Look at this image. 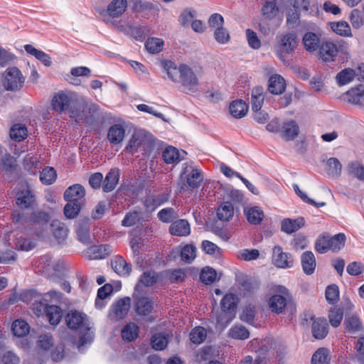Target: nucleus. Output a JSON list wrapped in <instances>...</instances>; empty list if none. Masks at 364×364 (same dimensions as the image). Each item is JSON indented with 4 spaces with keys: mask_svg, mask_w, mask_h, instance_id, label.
Listing matches in <instances>:
<instances>
[{
    "mask_svg": "<svg viewBox=\"0 0 364 364\" xmlns=\"http://www.w3.org/2000/svg\"><path fill=\"white\" fill-rule=\"evenodd\" d=\"M313 336L318 340L324 338L328 333V324L325 318H314L311 325Z\"/></svg>",
    "mask_w": 364,
    "mask_h": 364,
    "instance_id": "18",
    "label": "nucleus"
},
{
    "mask_svg": "<svg viewBox=\"0 0 364 364\" xmlns=\"http://www.w3.org/2000/svg\"><path fill=\"white\" fill-rule=\"evenodd\" d=\"M57 178V173L54 168L46 167L43 169L40 174V180L45 185L53 183Z\"/></svg>",
    "mask_w": 364,
    "mask_h": 364,
    "instance_id": "56",
    "label": "nucleus"
},
{
    "mask_svg": "<svg viewBox=\"0 0 364 364\" xmlns=\"http://www.w3.org/2000/svg\"><path fill=\"white\" fill-rule=\"evenodd\" d=\"M46 316L51 325L56 326L63 317L62 309L56 305H50L47 309Z\"/></svg>",
    "mask_w": 364,
    "mask_h": 364,
    "instance_id": "41",
    "label": "nucleus"
},
{
    "mask_svg": "<svg viewBox=\"0 0 364 364\" xmlns=\"http://www.w3.org/2000/svg\"><path fill=\"white\" fill-rule=\"evenodd\" d=\"M344 326L347 332L351 335L358 333L363 329L362 322L356 315L346 316L344 321Z\"/></svg>",
    "mask_w": 364,
    "mask_h": 364,
    "instance_id": "28",
    "label": "nucleus"
},
{
    "mask_svg": "<svg viewBox=\"0 0 364 364\" xmlns=\"http://www.w3.org/2000/svg\"><path fill=\"white\" fill-rule=\"evenodd\" d=\"M35 203L36 196L28 187L17 193L16 203L19 208H31Z\"/></svg>",
    "mask_w": 364,
    "mask_h": 364,
    "instance_id": "15",
    "label": "nucleus"
},
{
    "mask_svg": "<svg viewBox=\"0 0 364 364\" xmlns=\"http://www.w3.org/2000/svg\"><path fill=\"white\" fill-rule=\"evenodd\" d=\"M272 262L278 268L288 269L294 265V259L291 253L285 252L279 245L272 250Z\"/></svg>",
    "mask_w": 364,
    "mask_h": 364,
    "instance_id": "7",
    "label": "nucleus"
},
{
    "mask_svg": "<svg viewBox=\"0 0 364 364\" xmlns=\"http://www.w3.org/2000/svg\"><path fill=\"white\" fill-rule=\"evenodd\" d=\"M177 253L180 252L181 259L187 263H191L196 257V247L191 244L186 245L181 250H177Z\"/></svg>",
    "mask_w": 364,
    "mask_h": 364,
    "instance_id": "43",
    "label": "nucleus"
},
{
    "mask_svg": "<svg viewBox=\"0 0 364 364\" xmlns=\"http://www.w3.org/2000/svg\"><path fill=\"white\" fill-rule=\"evenodd\" d=\"M50 306L44 296L41 294L40 299H36L33 302L32 309L36 316H41L46 314L47 309Z\"/></svg>",
    "mask_w": 364,
    "mask_h": 364,
    "instance_id": "49",
    "label": "nucleus"
},
{
    "mask_svg": "<svg viewBox=\"0 0 364 364\" xmlns=\"http://www.w3.org/2000/svg\"><path fill=\"white\" fill-rule=\"evenodd\" d=\"M346 240V237L343 233H338L333 237L328 234L329 246H328V247L333 252H338L344 247Z\"/></svg>",
    "mask_w": 364,
    "mask_h": 364,
    "instance_id": "40",
    "label": "nucleus"
},
{
    "mask_svg": "<svg viewBox=\"0 0 364 364\" xmlns=\"http://www.w3.org/2000/svg\"><path fill=\"white\" fill-rule=\"evenodd\" d=\"M112 269L119 276L128 277L132 272V264L121 256H117L111 262Z\"/></svg>",
    "mask_w": 364,
    "mask_h": 364,
    "instance_id": "23",
    "label": "nucleus"
},
{
    "mask_svg": "<svg viewBox=\"0 0 364 364\" xmlns=\"http://www.w3.org/2000/svg\"><path fill=\"white\" fill-rule=\"evenodd\" d=\"M162 158L166 164H177L181 159L178 150L173 146H168L162 151Z\"/></svg>",
    "mask_w": 364,
    "mask_h": 364,
    "instance_id": "44",
    "label": "nucleus"
},
{
    "mask_svg": "<svg viewBox=\"0 0 364 364\" xmlns=\"http://www.w3.org/2000/svg\"><path fill=\"white\" fill-rule=\"evenodd\" d=\"M169 232L176 236H187L191 232L190 225L186 220H178L170 225Z\"/></svg>",
    "mask_w": 364,
    "mask_h": 364,
    "instance_id": "27",
    "label": "nucleus"
},
{
    "mask_svg": "<svg viewBox=\"0 0 364 364\" xmlns=\"http://www.w3.org/2000/svg\"><path fill=\"white\" fill-rule=\"evenodd\" d=\"M299 133V127L294 120L284 122L280 131V135L285 141L294 139L298 136Z\"/></svg>",
    "mask_w": 364,
    "mask_h": 364,
    "instance_id": "20",
    "label": "nucleus"
},
{
    "mask_svg": "<svg viewBox=\"0 0 364 364\" xmlns=\"http://www.w3.org/2000/svg\"><path fill=\"white\" fill-rule=\"evenodd\" d=\"M162 65L168 77L173 82H178L181 75L180 67L177 68L174 63L169 60L164 61Z\"/></svg>",
    "mask_w": 364,
    "mask_h": 364,
    "instance_id": "45",
    "label": "nucleus"
},
{
    "mask_svg": "<svg viewBox=\"0 0 364 364\" xmlns=\"http://www.w3.org/2000/svg\"><path fill=\"white\" fill-rule=\"evenodd\" d=\"M125 129L119 124L112 125L108 129L107 139L112 144H119L124 140Z\"/></svg>",
    "mask_w": 364,
    "mask_h": 364,
    "instance_id": "24",
    "label": "nucleus"
},
{
    "mask_svg": "<svg viewBox=\"0 0 364 364\" xmlns=\"http://www.w3.org/2000/svg\"><path fill=\"white\" fill-rule=\"evenodd\" d=\"M229 110L233 117L240 119L247 114L248 105L242 100H235L230 105Z\"/></svg>",
    "mask_w": 364,
    "mask_h": 364,
    "instance_id": "30",
    "label": "nucleus"
},
{
    "mask_svg": "<svg viewBox=\"0 0 364 364\" xmlns=\"http://www.w3.org/2000/svg\"><path fill=\"white\" fill-rule=\"evenodd\" d=\"M10 137L16 141H21L27 136V129L21 124H16L10 129Z\"/></svg>",
    "mask_w": 364,
    "mask_h": 364,
    "instance_id": "47",
    "label": "nucleus"
},
{
    "mask_svg": "<svg viewBox=\"0 0 364 364\" xmlns=\"http://www.w3.org/2000/svg\"><path fill=\"white\" fill-rule=\"evenodd\" d=\"M120 171L118 168L111 169L103 180L102 189L105 193L112 191L118 184Z\"/></svg>",
    "mask_w": 364,
    "mask_h": 364,
    "instance_id": "21",
    "label": "nucleus"
},
{
    "mask_svg": "<svg viewBox=\"0 0 364 364\" xmlns=\"http://www.w3.org/2000/svg\"><path fill=\"white\" fill-rule=\"evenodd\" d=\"M168 200V196L166 194L149 195L145 198L144 205L146 210L151 213Z\"/></svg>",
    "mask_w": 364,
    "mask_h": 364,
    "instance_id": "17",
    "label": "nucleus"
},
{
    "mask_svg": "<svg viewBox=\"0 0 364 364\" xmlns=\"http://www.w3.org/2000/svg\"><path fill=\"white\" fill-rule=\"evenodd\" d=\"M279 11L275 0H267L262 9V16L268 20L273 19Z\"/></svg>",
    "mask_w": 364,
    "mask_h": 364,
    "instance_id": "48",
    "label": "nucleus"
},
{
    "mask_svg": "<svg viewBox=\"0 0 364 364\" xmlns=\"http://www.w3.org/2000/svg\"><path fill=\"white\" fill-rule=\"evenodd\" d=\"M181 75L178 82L186 93H195L198 91L199 81L193 70L185 64L180 65Z\"/></svg>",
    "mask_w": 364,
    "mask_h": 364,
    "instance_id": "4",
    "label": "nucleus"
},
{
    "mask_svg": "<svg viewBox=\"0 0 364 364\" xmlns=\"http://www.w3.org/2000/svg\"><path fill=\"white\" fill-rule=\"evenodd\" d=\"M11 330L14 336L23 337L29 332V325L25 321L18 319L13 323Z\"/></svg>",
    "mask_w": 364,
    "mask_h": 364,
    "instance_id": "52",
    "label": "nucleus"
},
{
    "mask_svg": "<svg viewBox=\"0 0 364 364\" xmlns=\"http://www.w3.org/2000/svg\"><path fill=\"white\" fill-rule=\"evenodd\" d=\"M217 272L210 267L202 269L200 274V280L206 285L212 284L216 280Z\"/></svg>",
    "mask_w": 364,
    "mask_h": 364,
    "instance_id": "55",
    "label": "nucleus"
},
{
    "mask_svg": "<svg viewBox=\"0 0 364 364\" xmlns=\"http://www.w3.org/2000/svg\"><path fill=\"white\" fill-rule=\"evenodd\" d=\"M90 220L88 218H80L76 222L75 231L78 240L83 244L88 245L90 240Z\"/></svg>",
    "mask_w": 364,
    "mask_h": 364,
    "instance_id": "14",
    "label": "nucleus"
},
{
    "mask_svg": "<svg viewBox=\"0 0 364 364\" xmlns=\"http://www.w3.org/2000/svg\"><path fill=\"white\" fill-rule=\"evenodd\" d=\"M127 7V0H112L107 6V9H97V11L103 17L107 15L112 18H118L124 13Z\"/></svg>",
    "mask_w": 364,
    "mask_h": 364,
    "instance_id": "9",
    "label": "nucleus"
},
{
    "mask_svg": "<svg viewBox=\"0 0 364 364\" xmlns=\"http://www.w3.org/2000/svg\"><path fill=\"white\" fill-rule=\"evenodd\" d=\"M203 180L202 172L198 168H193L186 176V183L179 181L178 189L180 192H184L187 187L193 189L198 188Z\"/></svg>",
    "mask_w": 364,
    "mask_h": 364,
    "instance_id": "10",
    "label": "nucleus"
},
{
    "mask_svg": "<svg viewBox=\"0 0 364 364\" xmlns=\"http://www.w3.org/2000/svg\"><path fill=\"white\" fill-rule=\"evenodd\" d=\"M287 306V299L279 294H275L270 297L269 306L272 312L280 314Z\"/></svg>",
    "mask_w": 364,
    "mask_h": 364,
    "instance_id": "35",
    "label": "nucleus"
},
{
    "mask_svg": "<svg viewBox=\"0 0 364 364\" xmlns=\"http://www.w3.org/2000/svg\"><path fill=\"white\" fill-rule=\"evenodd\" d=\"M298 43L299 41L294 33H289L280 36L281 49L287 53H291L298 45Z\"/></svg>",
    "mask_w": 364,
    "mask_h": 364,
    "instance_id": "26",
    "label": "nucleus"
},
{
    "mask_svg": "<svg viewBox=\"0 0 364 364\" xmlns=\"http://www.w3.org/2000/svg\"><path fill=\"white\" fill-rule=\"evenodd\" d=\"M152 348L156 350H164L168 344V338L166 336L162 333H157L151 338Z\"/></svg>",
    "mask_w": 364,
    "mask_h": 364,
    "instance_id": "63",
    "label": "nucleus"
},
{
    "mask_svg": "<svg viewBox=\"0 0 364 364\" xmlns=\"http://www.w3.org/2000/svg\"><path fill=\"white\" fill-rule=\"evenodd\" d=\"M16 159L9 154H5L0 159V169L6 173H14L17 168Z\"/></svg>",
    "mask_w": 364,
    "mask_h": 364,
    "instance_id": "33",
    "label": "nucleus"
},
{
    "mask_svg": "<svg viewBox=\"0 0 364 364\" xmlns=\"http://www.w3.org/2000/svg\"><path fill=\"white\" fill-rule=\"evenodd\" d=\"M348 174L354 176L360 181H364V166L358 161L350 162L347 167Z\"/></svg>",
    "mask_w": 364,
    "mask_h": 364,
    "instance_id": "50",
    "label": "nucleus"
},
{
    "mask_svg": "<svg viewBox=\"0 0 364 364\" xmlns=\"http://www.w3.org/2000/svg\"><path fill=\"white\" fill-rule=\"evenodd\" d=\"M343 41H333L326 38L318 50V58L323 63L334 62L340 53H345V46Z\"/></svg>",
    "mask_w": 364,
    "mask_h": 364,
    "instance_id": "3",
    "label": "nucleus"
},
{
    "mask_svg": "<svg viewBox=\"0 0 364 364\" xmlns=\"http://www.w3.org/2000/svg\"><path fill=\"white\" fill-rule=\"evenodd\" d=\"M328 233L323 232L318 237L315 242V249L320 254H324L329 250L328 247Z\"/></svg>",
    "mask_w": 364,
    "mask_h": 364,
    "instance_id": "60",
    "label": "nucleus"
},
{
    "mask_svg": "<svg viewBox=\"0 0 364 364\" xmlns=\"http://www.w3.org/2000/svg\"><path fill=\"white\" fill-rule=\"evenodd\" d=\"M159 280L157 274L155 272H144L140 277L138 283L135 287V291H138L140 286L151 287L156 284Z\"/></svg>",
    "mask_w": 364,
    "mask_h": 364,
    "instance_id": "31",
    "label": "nucleus"
},
{
    "mask_svg": "<svg viewBox=\"0 0 364 364\" xmlns=\"http://www.w3.org/2000/svg\"><path fill=\"white\" fill-rule=\"evenodd\" d=\"M109 245H93L88 248L87 253L90 254V259H103L111 252Z\"/></svg>",
    "mask_w": 364,
    "mask_h": 364,
    "instance_id": "29",
    "label": "nucleus"
},
{
    "mask_svg": "<svg viewBox=\"0 0 364 364\" xmlns=\"http://www.w3.org/2000/svg\"><path fill=\"white\" fill-rule=\"evenodd\" d=\"M286 88V82L280 75H272L268 80V90L273 95L282 94Z\"/></svg>",
    "mask_w": 364,
    "mask_h": 364,
    "instance_id": "22",
    "label": "nucleus"
},
{
    "mask_svg": "<svg viewBox=\"0 0 364 364\" xmlns=\"http://www.w3.org/2000/svg\"><path fill=\"white\" fill-rule=\"evenodd\" d=\"M131 306V299L128 296L119 299L112 304L109 314L111 320L119 321L123 319L128 314Z\"/></svg>",
    "mask_w": 364,
    "mask_h": 364,
    "instance_id": "8",
    "label": "nucleus"
},
{
    "mask_svg": "<svg viewBox=\"0 0 364 364\" xmlns=\"http://www.w3.org/2000/svg\"><path fill=\"white\" fill-rule=\"evenodd\" d=\"M3 86L8 91L16 92L23 85L25 79L20 70L16 67L9 68L4 73Z\"/></svg>",
    "mask_w": 364,
    "mask_h": 364,
    "instance_id": "5",
    "label": "nucleus"
},
{
    "mask_svg": "<svg viewBox=\"0 0 364 364\" xmlns=\"http://www.w3.org/2000/svg\"><path fill=\"white\" fill-rule=\"evenodd\" d=\"M331 325L336 328L340 326L343 318V310L341 308L334 307L331 309L328 314Z\"/></svg>",
    "mask_w": 364,
    "mask_h": 364,
    "instance_id": "58",
    "label": "nucleus"
},
{
    "mask_svg": "<svg viewBox=\"0 0 364 364\" xmlns=\"http://www.w3.org/2000/svg\"><path fill=\"white\" fill-rule=\"evenodd\" d=\"M134 294V309L136 313L140 316H147L150 314L154 309V302L150 297L140 296Z\"/></svg>",
    "mask_w": 364,
    "mask_h": 364,
    "instance_id": "12",
    "label": "nucleus"
},
{
    "mask_svg": "<svg viewBox=\"0 0 364 364\" xmlns=\"http://www.w3.org/2000/svg\"><path fill=\"white\" fill-rule=\"evenodd\" d=\"M331 28L333 32L342 36H348L351 34L350 28L346 21L332 22Z\"/></svg>",
    "mask_w": 364,
    "mask_h": 364,
    "instance_id": "59",
    "label": "nucleus"
},
{
    "mask_svg": "<svg viewBox=\"0 0 364 364\" xmlns=\"http://www.w3.org/2000/svg\"><path fill=\"white\" fill-rule=\"evenodd\" d=\"M83 204L75 202H68L64 207V214L67 218L73 219L76 218Z\"/></svg>",
    "mask_w": 364,
    "mask_h": 364,
    "instance_id": "61",
    "label": "nucleus"
},
{
    "mask_svg": "<svg viewBox=\"0 0 364 364\" xmlns=\"http://www.w3.org/2000/svg\"><path fill=\"white\" fill-rule=\"evenodd\" d=\"M348 102L359 105L364 102V86L360 85L355 88H352L347 92Z\"/></svg>",
    "mask_w": 364,
    "mask_h": 364,
    "instance_id": "39",
    "label": "nucleus"
},
{
    "mask_svg": "<svg viewBox=\"0 0 364 364\" xmlns=\"http://www.w3.org/2000/svg\"><path fill=\"white\" fill-rule=\"evenodd\" d=\"M77 96L72 92H60L54 95L52 100L53 109L57 112H63L69 109L70 117H77L78 111L75 107Z\"/></svg>",
    "mask_w": 364,
    "mask_h": 364,
    "instance_id": "2",
    "label": "nucleus"
},
{
    "mask_svg": "<svg viewBox=\"0 0 364 364\" xmlns=\"http://www.w3.org/2000/svg\"><path fill=\"white\" fill-rule=\"evenodd\" d=\"M233 215L234 207L230 202H224L217 209V217L221 221H229Z\"/></svg>",
    "mask_w": 364,
    "mask_h": 364,
    "instance_id": "32",
    "label": "nucleus"
},
{
    "mask_svg": "<svg viewBox=\"0 0 364 364\" xmlns=\"http://www.w3.org/2000/svg\"><path fill=\"white\" fill-rule=\"evenodd\" d=\"M50 220V215L48 212L42 210H34L26 218V223L39 228L36 230V235L41 237L43 232L47 229L48 224Z\"/></svg>",
    "mask_w": 364,
    "mask_h": 364,
    "instance_id": "6",
    "label": "nucleus"
},
{
    "mask_svg": "<svg viewBox=\"0 0 364 364\" xmlns=\"http://www.w3.org/2000/svg\"><path fill=\"white\" fill-rule=\"evenodd\" d=\"M246 216L249 223L253 225H258L263 220L264 213L259 207L254 206L247 210Z\"/></svg>",
    "mask_w": 364,
    "mask_h": 364,
    "instance_id": "46",
    "label": "nucleus"
},
{
    "mask_svg": "<svg viewBox=\"0 0 364 364\" xmlns=\"http://www.w3.org/2000/svg\"><path fill=\"white\" fill-rule=\"evenodd\" d=\"M304 217H298L296 219L284 218L282 221L281 230L287 234H291L305 225Z\"/></svg>",
    "mask_w": 364,
    "mask_h": 364,
    "instance_id": "16",
    "label": "nucleus"
},
{
    "mask_svg": "<svg viewBox=\"0 0 364 364\" xmlns=\"http://www.w3.org/2000/svg\"><path fill=\"white\" fill-rule=\"evenodd\" d=\"M356 75V70L352 68H345L336 75V80L338 86L341 87L352 82Z\"/></svg>",
    "mask_w": 364,
    "mask_h": 364,
    "instance_id": "34",
    "label": "nucleus"
},
{
    "mask_svg": "<svg viewBox=\"0 0 364 364\" xmlns=\"http://www.w3.org/2000/svg\"><path fill=\"white\" fill-rule=\"evenodd\" d=\"M53 234L58 241L64 240L68 233V229L65 225L58 220H54L50 224Z\"/></svg>",
    "mask_w": 364,
    "mask_h": 364,
    "instance_id": "36",
    "label": "nucleus"
},
{
    "mask_svg": "<svg viewBox=\"0 0 364 364\" xmlns=\"http://www.w3.org/2000/svg\"><path fill=\"white\" fill-rule=\"evenodd\" d=\"M327 173L329 176L338 177L341 173L342 164L337 158H330L327 163Z\"/></svg>",
    "mask_w": 364,
    "mask_h": 364,
    "instance_id": "53",
    "label": "nucleus"
},
{
    "mask_svg": "<svg viewBox=\"0 0 364 364\" xmlns=\"http://www.w3.org/2000/svg\"><path fill=\"white\" fill-rule=\"evenodd\" d=\"M301 263L302 269L306 275H311L314 273L316 267V261L311 251H306L302 253Z\"/></svg>",
    "mask_w": 364,
    "mask_h": 364,
    "instance_id": "19",
    "label": "nucleus"
},
{
    "mask_svg": "<svg viewBox=\"0 0 364 364\" xmlns=\"http://www.w3.org/2000/svg\"><path fill=\"white\" fill-rule=\"evenodd\" d=\"M144 220L145 219L142 216L141 211L134 210L126 214L122 221V225L124 227H131Z\"/></svg>",
    "mask_w": 364,
    "mask_h": 364,
    "instance_id": "38",
    "label": "nucleus"
},
{
    "mask_svg": "<svg viewBox=\"0 0 364 364\" xmlns=\"http://www.w3.org/2000/svg\"><path fill=\"white\" fill-rule=\"evenodd\" d=\"M139 334V327L134 323H129L122 329L121 336L124 341L131 342L135 340Z\"/></svg>",
    "mask_w": 364,
    "mask_h": 364,
    "instance_id": "37",
    "label": "nucleus"
},
{
    "mask_svg": "<svg viewBox=\"0 0 364 364\" xmlns=\"http://www.w3.org/2000/svg\"><path fill=\"white\" fill-rule=\"evenodd\" d=\"M164 41L159 38H149L145 42L146 49L151 53L156 54L163 49Z\"/></svg>",
    "mask_w": 364,
    "mask_h": 364,
    "instance_id": "54",
    "label": "nucleus"
},
{
    "mask_svg": "<svg viewBox=\"0 0 364 364\" xmlns=\"http://www.w3.org/2000/svg\"><path fill=\"white\" fill-rule=\"evenodd\" d=\"M229 336L234 339L245 340L250 336V332L247 328L242 325L233 326L228 332Z\"/></svg>",
    "mask_w": 364,
    "mask_h": 364,
    "instance_id": "51",
    "label": "nucleus"
},
{
    "mask_svg": "<svg viewBox=\"0 0 364 364\" xmlns=\"http://www.w3.org/2000/svg\"><path fill=\"white\" fill-rule=\"evenodd\" d=\"M149 34V28L138 23L132 24L129 36L136 41H142Z\"/></svg>",
    "mask_w": 364,
    "mask_h": 364,
    "instance_id": "42",
    "label": "nucleus"
},
{
    "mask_svg": "<svg viewBox=\"0 0 364 364\" xmlns=\"http://www.w3.org/2000/svg\"><path fill=\"white\" fill-rule=\"evenodd\" d=\"M350 23L354 28H360L364 24V16L362 11L353 9L350 15Z\"/></svg>",
    "mask_w": 364,
    "mask_h": 364,
    "instance_id": "64",
    "label": "nucleus"
},
{
    "mask_svg": "<svg viewBox=\"0 0 364 364\" xmlns=\"http://www.w3.org/2000/svg\"><path fill=\"white\" fill-rule=\"evenodd\" d=\"M325 38L321 33L306 32L302 38V43L305 50L309 53L318 51Z\"/></svg>",
    "mask_w": 364,
    "mask_h": 364,
    "instance_id": "11",
    "label": "nucleus"
},
{
    "mask_svg": "<svg viewBox=\"0 0 364 364\" xmlns=\"http://www.w3.org/2000/svg\"><path fill=\"white\" fill-rule=\"evenodd\" d=\"M328 351L325 348H318L313 355L311 364H330Z\"/></svg>",
    "mask_w": 364,
    "mask_h": 364,
    "instance_id": "57",
    "label": "nucleus"
},
{
    "mask_svg": "<svg viewBox=\"0 0 364 364\" xmlns=\"http://www.w3.org/2000/svg\"><path fill=\"white\" fill-rule=\"evenodd\" d=\"M238 299L234 294H225L220 301L221 309L224 313L235 315Z\"/></svg>",
    "mask_w": 364,
    "mask_h": 364,
    "instance_id": "25",
    "label": "nucleus"
},
{
    "mask_svg": "<svg viewBox=\"0 0 364 364\" xmlns=\"http://www.w3.org/2000/svg\"><path fill=\"white\" fill-rule=\"evenodd\" d=\"M206 331L203 327L197 326L190 333V340L196 344L202 343L206 338Z\"/></svg>",
    "mask_w": 364,
    "mask_h": 364,
    "instance_id": "62",
    "label": "nucleus"
},
{
    "mask_svg": "<svg viewBox=\"0 0 364 364\" xmlns=\"http://www.w3.org/2000/svg\"><path fill=\"white\" fill-rule=\"evenodd\" d=\"M65 320L70 329L79 333L80 346H84L93 340L92 326L85 314L77 310H71L65 315Z\"/></svg>",
    "mask_w": 364,
    "mask_h": 364,
    "instance_id": "1",
    "label": "nucleus"
},
{
    "mask_svg": "<svg viewBox=\"0 0 364 364\" xmlns=\"http://www.w3.org/2000/svg\"><path fill=\"white\" fill-rule=\"evenodd\" d=\"M85 190L80 184H74L68 187L64 193V199L67 202H75L84 204Z\"/></svg>",
    "mask_w": 364,
    "mask_h": 364,
    "instance_id": "13",
    "label": "nucleus"
}]
</instances>
